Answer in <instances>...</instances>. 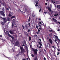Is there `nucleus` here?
I'll return each instance as SVG.
<instances>
[{
	"label": "nucleus",
	"instance_id": "f257e3e1",
	"mask_svg": "<svg viewBox=\"0 0 60 60\" xmlns=\"http://www.w3.org/2000/svg\"><path fill=\"white\" fill-rule=\"evenodd\" d=\"M7 34L8 35V36L10 37H11L13 41H14V37L11 36V35H10L9 34V31H7L6 32Z\"/></svg>",
	"mask_w": 60,
	"mask_h": 60
},
{
	"label": "nucleus",
	"instance_id": "f03ea898",
	"mask_svg": "<svg viewBox=\"0 0 60 60\" xmlns=\"http://www.w3.org/2000/svg\"><path fill=\"white\" fill-rule=\"evenodd\" d=\"M20 49L21 51V52L22 53H24L23 54V55H25V54L24 53L25 52V49H23V48L20 47Z\"/></svg>",
	"mask_w": 60,
	"mask_h": 60
},
{
	"label": "nucleus",
	"instance_id": "7ed1b4c3",
	"mask_svg": "<svg viewBox=\"0 0 60 60\" xmlns=\"http://www.w3.org/2000/svg\"><path fill=\"white\" fill-rule=\"evenodd\" d=\"M33 50L34 51V54H35L36 55H37V51H38V50L37 49H33Z\"/></svg>",
	"mask_w": 60,
	"mask_h": 60
},
{
	"label": "nucleus",
	"instance_id": "20e7f679",
	"mask_svg": "<svg viewBox=\"0 0 60 60\" xmlns=\"http://www.w3.org/2000/svg\"><path fill=\"white\" fill-rule=\"evenodd\" d=\"M14 14L13 13V12H10L9 13V14L8 16L10 17H11Z\"/></svg>",
	"mask_w": 60,
	"mask_h": 60
},
{
	"label": "nucleus",
	"instance_id": "39448f33",
	"mask_svg": "<svg viewBox=\"0 0 60 60\" xmlns=\"http://www.w3.org/2000/svg\"><path fill=\"white\" fill-rule=\"evenodd\" d=\"M0 13L1 15H2L3 17H5V15L4 12H3V11H1Z\"/></svg>",
	"mask_w": 60,
	"mask_h": 60
},
{
	"label": "nucleus",
	"instance_id": "423d86ee",
	"mask_svg": "<svg viewBox=\"0 0 60 60\" xmlns=\"http://www.w3.org/2000/svg\"><path fill=\"white\" fill-rule=\"evenodd\" d=\"M13 22L14 23V24H16V22H18V21H16V20H15V19H14L12 20Z\"/></svg>",
	"mask_w": 60,
	"mask_h": 60
},
{
	"label": "nucleus",
	"instance_id": "0eeeda50",
	"mask_svg": "<svg viewBox=\"0 0 60 60\" xmlns=\"http://www.w3.org/2000/svg\"><path fill=\"white\" fill-rule=\"evenodd\" d=\"M49 42H50L51 44H52V42H53V41H52V40L51 39V38H50L49 39Z\"/></svg>",
	"mask_w": 60,
	"mask_h": 60
},
{
	"label": "nucleus",
	"instance_id": "6e6552de",
	"mask_svg": "<svg viewBox=\"0 0 60 60\" xmlns=\"http://www.w3.org/2000/svg\"><path fill=\"white\" fill-rule=\"evenodd\" d=\"M19 43L18 41L16 42L15 43V44L16 46H18V45L19 44Z\"/></svg>",
	"mask_w": 60,
	"mask_h": 60
},
{
	"label": "nucleus",
	"instance_id": "1a4fd4ad",
	"mask_svg": "<svg viewBox=\"0 0 60 60\" xmlns=\"http://www.w3.org/2000/svg\"><path fill=\"white\" fill-rule=\"evenodd\" d=\"M52 19L53 20H54V22H56V23H57V21L56 20V19H55L54 18H52Z\"/></svg>",
	"mask_w": 60,
	"mask_h": 60
},
{
	"label": "nucleus",
	"instance_id": "9d476101",
	"mask_svg": "<svg viewBox=\"0 0 60 60\" xmlns=\"http://www.w3.org/2000/svg\"><path fill=\"white\" fill-rule=\"evenodd\" d=\"M57 8L60 9V5H57L56 6Z\"/></svg>",
	"mask_w": 60,
	"mask_h": 60
},
{
	"label": "nucleus",
	"instance_id": "9b49d317",
	"mask_svg": "<svg viewBox=\"0 0 60 60\" xmlns=\"http://www.w3.org/2000/svg\"><path fill=\"white\" fill-rule=\"evenodd\" d=\"M7 19L8 21H10V20H11V19L10 17H8L7 18Z\"/></svg>",
	"mask_w": 60,
	"mask_h": 60
},
{
	"label": "nucleus",
	"instance_id": "f8f14e48",
	"mask_svg": "<svg viewBox=\"0 0 60 60\" xmlns=\"http://www.w3.org/2000/svg\"><path fill=\"white\" fill-rule=\"evenodd\" d=\"M16 18V16H12L11 17V19H12L13 18Z\"/></svg>",
	"mask_w": 60,
	"mask_h": 60
},
{
	"label": "nucleus",
	"instance_id": "ddd939ff",
	"mask_svg": "<svg viewBox=\"0 0 60 60\" xmlns=\"http://www.w3.org/2000/svg\"><path fill=\"white\" fill-rule=\"evenodd\" d=\"M48 9L49 10V11L50 12L51 11V8H48Z\"/></svg>",
	"mask_w": 60,
	"mask_h": 60
},
{
	"label": "nucleus",
	"instance_id": "4468645a",
	"mask_svg": "<svg viewBox=\"0 0 60 60\" xmlns=\"http://www.w3.org/2000/svg\"><path fill=\"white\" fill-rule=\"evenodd\" d=\"M28 22H30V20H31V18L30 17H29V19H28Z\"/></svg>",
	"mask_w": 60,
	"mask_h": 60
},
{
	"label": "nucleus",
	"instance_id": "2eb2a0df",
	"mask_svg": "<svg viewBox=\"0 0 60 60\" xmlns=\"http://www.w3.org/2000/svg\"><path fill=\"white\" fill-rule=\"evenodd\" d=\"M31 37L30 36L29 38V41H30L31 40Z\"/></svg>",
	"mask_w": 60,
	"mask_h": 60
},
{
	"label": "nucleus",
	"instance_id": "dca6fc26",
	"mask_svg": "<svg viewBox=\"0 0 60 60\" xmlns=\"http://www.w3.org/2000/svg\"><path fill=\"white\" fill-rule=\"evenodd\" d=\"M9 32L10 34H13V32L12 31H9Z\"/></svg>",
	"mask_w": 60,
	"mask_h": 60
},
{
	"label": "nucleus",
	"instance_id": "f3484780",
	"mask_svg": "<svg viewBox=\"0 0 60 60\" xmlns=\"http://www.w3.org/2000/svg\"><path fill=\"white\" fill-rule=\"evenodd\" d=\"M38 43L40 45V46H42V44H41V42H38Z\"/></svg>",
	"mask_w": 60,
	"mask_h": 60
},
{
	"label": "nucleus",
	"instance_id": "a211bd4d",
	"mask_svg": "<svg viewBox=\"0 0 60 60\" xmlns=\"http://www.w3.org/2000/svg\"><path fill=\"white\" fill-rule=\"evenodd\" d=\"M55 38H56L57 40H58L59 39L58 38V37L57 36H56V37Z\"/></svg>",
	"mask_w": 60,
	"mask_h": 60
},
{
	"label": "nucleus",
	"instance_id": "6ab92c4d",
	"mask_svg": "<svg viewBox=\"0 0 60 60\" xmlns=\"http://www.w3.org/2000/svg\"><path fill=\"white\" fill-rule=\"evenodd\" d=\"M58 14L57 13L56 14H55V15H53L54 16H58Z\"/></svg>",
	"mask_w": 60,
	"mask_h": 60
},
{
	"label": "nucleus",
	"instance_id": "aec40b11",
	"mask_svg": "<svg viewBox=\"0 0 60 60\" xmlns=\"http://www.w3.org/2000/svg\"><path fill=\"white\" fill-rule=\"evenodd\" d=\"M12 28H13V26H14V23H12V24L11 25Z\"/></svg>",
	"mask_w": 60,
	"mask_h": 60
},
{
	"label": "nucleus",
	"instance_id": "412c9836",
	"mask_svg": "<svg viewBox=\"0 0 60 60\" xmlns=\"http://www.w3.org/2000/svg\"><path fill=\"white\" fill-rule=\"evenodd\" d=\"M3 20H4V21H5V22H6V19H5V18H3Z\"/></svg>",
	"mask_w": 60,
	"mask_h": 60
},
{
	"label": "nucleus",
	"instance_id": "4be33fe9",
	"mask_svg": "<svg viewBox=\"0 0 60 60\" xmlns=\"http://www.w3.org/2000/svg\"><path fill=\"white\" fill-rule=\"evenodd\" d=\"M25 27L26 28V29H28V28L27 27V25H25Z\"/></svg>",
	"mask_w": 60,
	"mask_h": 60
},
{
	"label": "nucleus",
	"instance_id": "5701e85b",
	"mask_svg": "<svg viewBox=\"0 0 60 60\" xmlns=\"http://www.w3.org/2000/svg\"><path fill=\"white\" fill-rule=\"evenodd\" d=\"M23 7V5H21L20 6V8H22Z\"/></svg>",
	"mask_w": 60,
	"mask_h": 60
},
{
	"label": "nucleus",
	"instance_id": "b1692460",
	"mask_svg": "<svg viewBox=\"0 0 60 60\" xmlns=\"http://www.w3.org/2000/svg\"><path fill=\"white\" fill-rule=\"evenodd\" d=\"M2 10L3 11H4V8H3L2 9Z\"/></svg>",
	"mask_w": 60,
	"mask_h": 60
},
{
	"label": "nucleus",
	"instance_id": "393cba45",
	"mask_svg": "<svg viewBox=\"0 0 60 60\" xmlns=\"http://www.w3.org/2000/svg\"><path fill=\"white\" fill-rule=\"evenodd\" d=\"M32 17H33V18H34V17H35V15H34V14L33 15H32Z\"/></svg>",
	"mask_w": 60,
	"mask_h": 60
},
{
	"label": "nucleus",
	"instance_id": "a878e982",
	"mask_svg": "<svg viewBox=\"0 0 60 60\" xmlns=\"http://www.w3.org/2000/svg\"><path fill=\"white\" fill-rule=\"evenodd\" d=\"M1 24L2 25H4V22H1Z\"/></svg>",
	"mask_w": 60,
	"mask_h": 60
},
{
	"label": "nucleus",
	"instance_id": "bb28decb",
	"mask_svg": "<svg viewBox=\"0 0 60 60\" xmlns=\"http://www.w3.org/2000/svg\"><path fill=\"white\" fill-rule=\"evenodd\" d=\"M31 56L32 57H34V55L33 54H31Z\"/></svg>",
	"mask_w": 60,
	"mask_h": 60
},
{
	"label": "nucleus",
	"instance_id": "cd10ccee",
	"mask_svg": "<svg viewBox=\"0 0 60 60\" xmlns=\"http://www.w3.org/2000/svg\"><path fill=\"white\" fill-rule=\"evenodd\" d=\"M37 57H36L35 58V59H34V60H37Z\"/></svg>",
	"mask_w": 60,
	"mask_h": 60
},
{
	"label": "nucleus",
	"instance_id": "c85d7f7f",
	"mask_svg": "<svg viewBox=\"0 0 60 60\" xmlns=\"http://www.w3.org/2000/svg\"><path fill=\"white\" fill-rule=\"evenodd\" d=\"M27 11L28 13H29V11H30V10H29L28 9Z\"/></svg>",
	"mask_w": 60,
	"mask_h": 60
},
{
	"label": "nucleus",
	"instance_id": "c756f323",
	"mask_svg": "<svg viewBox=\"0 0 60 60\" xmlns=\"http://www.w3.org/2000/svg\"><path fill=\"white\" fill-rule=\"evenodd\" d=\"M41 9L40 8V10H39V11L40 12H41Z\"/></svg>",
	"mask_w": 60,
	"mask_h": 60
},
{
	"label": "nucleus",
	"instance_id": "7c9ffc66",
	"mask_svg": "<svg viewBox=\"0 0 60 60\" xmlns=\"http://www.w3.org/2000/svg\"><path fill=\"white\" fill-rule=\"evenodd\" d=\"M45 51V53H46V50H45V49H43Z\"/></svg>",
	"mask_w": 60,
	"mask_h": 60
},
{
	"label": "nucleus",
	"instance_id": "2f4dec72",
	"mask_svg": "<svg viewBox=\"0 0 60 60\" xmlns=\"http://www.w3.org/2000/svg\"><path fill=\"white\" fill-rule=\"evenodd\" d=\"M38 26L36 25V27L37 29H38Z\"/></svg>",
	"mask_w": 60,
	"mask_h": 60
},
{
	"label": "nucleus",
	"instance_id": "473e14b6",
	"mask_svg": "<svg viewBox=\"0 0 60 60\" xmlns=\"http://www.w3.org/2000/svg\"><path fill=\"white\" fill-rule=\"evenodd\" d=\"M22 44H25V41L23 42H22Z\"/></svg>",
	"mask_w": 60,
	"mask_h": 60
},
{
	"label": "nucleus",
	"instance_id": "72a5a7b5",
	"mask_svg": "<svg viewBox=\"0 0 60 60\" xmlns=\"http://www.w3.org/2000/svg\"><path fill=\"white\" fill-rule=\"evenodd\" d=\"M52 3H55V1H54L52 0Z\"/></svg>",
	"mask_w": 60,
	"mask_h": 60
},
{
	"label": "nucleus",
	"instance_id": "f704fd0d",
	"mask_svg": "<svg viewBox=\"0 0 60 60\" xmlns=\"http://www.w3.org/2000/svg\"><path fill=\"white\" fill-rule=\"evenodd\" d=\"M49 32H52V30H49Z\"/></svg>",
	"mask_w": 60,
	"mask_h": 60
},
{
	"label": "nucleus",
	"instance_id": "c9c22d12",
	"mask_svg": "<svg viewBox=\"0 0 60 60\" xmlns=\"http://www.w3.org/2000/svg\"><path fill=\"white\" fill-rule=\"evenodd\" d=\"M59 49H57V50H58V51H60V49H59V48H58Z\"/></svg>",
	"mask_w": 60,
	"mask_h": 60
},
{
	"label": "nucleus",
	"instance_id": "e433bc0d",
	"mask_svg": "<svg viewBox=\"0 0 60 60\" xmlns=\"http://www.w3.org/2000/svg\"><path fill=\"white\" fill-rule=\"evenodd\" d=\"M16 56L17 57H19V54H17L16 55Z\"/></svg>",
	"mask_w": 60,
	"mask_h": 60
},
{
	"label": "nucleus",
	"instance_id": "4c0bfd02",
	"mask_svg": "<svg viewBox=\"0 0 60 60\" xmlns=\"http://www.w3.org/2000/svg\"><path fill=\"white\" fill-rule=\"evenodd\" d=\"M50 8H51V7H52V5H50Z\"/></svg>",
	"mask_w": 60,
	"mask_h": 60
},
{
	"label": "nucleus",
	"instance_id": "58836bf2",
	"mask_svg": "<svg viewBox=\"0 0 60 60\" xmlns=\"http://www.w3.org/2000/svg\"><path fill=\"white\" fill-rule=\"evenodd\" d=\"M38 6V5L37 4H36L35 5V6H36V7H37V6Z\"/></svg>",
	"mask_w": 60,
	"mask_h": 60
},
{
	"label": "nucleus",
	"instance_id": "ea45409f",
	"mask_svg": "<svg viewBox=\"0 0 60 60\" xmlns=\"http://www.w3.org/2000/svg\"><path fill=\"white\" fill-rule=\"evenodd\" d=\"M22 26L23 27V29H24V28H25V27H24V26H23L22 25Z\"/></svg>",
	"mask_w": 60,
	"mask_h": 60
},
{
	"label": "nucleus",
	"instance_id": "a19ab883",
	"mask_svg": "<svg viewBox=\"0 0 60 60\" xmlns=\"http://www.w3.org/2000/svg\"><path fill=\"white\" fill-rule=\"evenodd\" d=\"M38 19V18H36V19L35 20H36V21H37Z\"/></svg>",
	"mask_w": 60,
	"mask_h": 60
},
{
	"label": "nucleus",
	"instance_id": "79ce46f5",
	"mask_svg": "<svg viewBox=\"0 0 60 60\" xmlns=\"http://www.w3.org/2000/svg\"><path fill=\"white\" fill-rule=\"evenodd\" d=\"M38 4V1H37L36 3V4Z\"/></svg>",
	"mask_w": 60,
	"mask_h": 60
},
{
	"label": "nucleus",
	"instance_id": "37998d69",
	"mask_svg": "<svg viewBox=\"0 0 60 60\" xmlns=\"http://www.w3.org/2000/svg\"><path fill=\"white\" fill-rule=\"evenodd\" d=\"M28 26H30V23H28Z\"/></svg>",
	"mask_w": 60,
	"mask_h": 60
},
{
	"label": "nucleus",
	"instance_id": "c03bdc74",
	"mask_svg": "<svg viewBox=\"0 0 60 60\" xmlns=\"http://www.w3.org/2000/svg\"><path fill=\"white\" fill-rule=\"evenodd\" d=\"M44 60H46V58H45V57H44Z\"/></svg>",
	"mask_w": 60,
	"mask_h": 60
},
{
	"label": "nucleus",
	"instance_id": "a18cd8bd",
	"mask_svg": "<svg viewBox=\"0 0 60 60\" xmlns=\"http://www.w3.org/2000/svg\"><path fill=\"white\" fill-rule=\"evenodd\" d=\"M11 49L13 50V51H12V52H14V50H13V48L12 49Z\"/></svg>",
	"mask_w": 60,
	"mask_h": 60
},
{
	"label": "nucleus",
	"instance_id": "49530a36",
	"mask_svg": "<svg viewBox=\"0 0 60 60\" xmlns=\"http://www.w3.org/2000/svg\"><path fill=\"white\" fill-rule=\"evenodd\" d=\"M45 4L46 5H48V4H47V3H45Z\"/></svg>",
	"mask_w": 60,
	"mask_h": 60
},
{
	"label": "nucleus",
	"instance_id": "de8ad7c7",
	"mask_svg": "<svg viewBox=\"0 0 60 60\" xmlns=\"http://www.w3.org/2000/svg\"><path fill=\"white\" fill-rule=\"evenodd\" d=\"M59 52H57V55H59Z\"/></svg>",
	"mask_w": 60,
	"mask_h": 60
},
{
	"label": "nucleus",
	"instance_id": "09e8293b",
	"mask_svg": "<svg viewBox=\"0 0 60 60\" xmlns=\"http://www.w3.org/2000/svg\"><path fill=\"white\" fill-rule=\"evenodd\" d=\"M38 32H39L40 31V30H39V29H38Z\"/></svg>",
	"mask_w": 60,
	"mask_h": 60
},
{
	"label": "nucleus",
	"instance_id": "8fccbe9b",
	"mask_svg": "<svg viewBox=\"0 0 60 60\" xmlns=\"http://www.w3.org/2000/svg\"><path fill=\"white\" fill-rule=\"evenodd\" d=\"M44 13H45V14H47V12H46V11H45V12H44Z\"/></svg>",
	"mask_w": 60,
	"mask_h": 60
},
{
	"label": "nucleus",
	"instance_id": "3c124183",
	"mask_svg": "<svg viewBox=\"0 0 60 60\" xmlns=\"http://www.w3.org/2000/svg\"><path fill=\"white\" fill-rule=\"evenodd\" d=\"M57 41V40H56V39H55V42H56V41Z\"/></svg>",
	"mask_w": 60,
	"mask_h": 60
},
{
	"label": "nucleus",
	"instance_id": "603ef678",
	"mask_svg": "<svg viewBox=\"0 0 60 60\" xmlns=\"http://www.w3.org/2000/svg\"><path fill=\"white\" fill-rule=\"evenodd\" d=\"M30 29H29L28 30V32H30Z\"/></svg>",
	"mask_w": 60,
	"mask_h": 60
},
{
	"label": "nucleus",
	"instance_id": "864d4df0",
	"mask_svg": "<svg viewBox=\"0 0 60 60\" xmlns=\"http://www.w3.org/2000/svg\"><path fill=\"white\" fill-rule=\"evenodd\" d=\"M36 33H37V34H39V33L38 32H37Z\"/></svg>",
	"mask_w": 60,
	"mask_h": 60
},
{
	"label": "nucleus",
	"instance_id": "5fc2aeb1",
	"mask_svg": "<svg viewBox=\"0 0 60 60\" xmlns=\"http://www.w3.org/2000/svg\"><path fill=\"white\" fill-rule=\"evenodd\" d=\"M57 22L58 23H59V24L60 25V22Z\"/></svg>",
	"mask_w": 60,
	"mask_h": 60
},
{
	"label": "nucleus",
	"instance_id": "6e6d98bb",
	"mask_svg": "<svg viewBox=\"0 0 60 60\" xmlns=\"http://www.w3.org/2000/svg\"><path fill=\"white\" fill-rule=\"evenodd\" d=\"M54 56H55V57H56V54H54Z\"/></svg>",
	"mask_w": 60,
	"mask_h": 60
},
{
	"label": "nucleus",
	"instance_id": "4d7b16f0",
	"mask_svg": "<svg viewBox=\"0 0 60 60\" xmlns=\"http://www.w3.org/2000/svg\"><path fill=\"white\" fill-rule=\"evenodd\" d=\"M0 37H2V36L0 35Z\"/></svg>",
	"mask_w": 60,
	"mask_h": 60
},
{
	"label": "nucleus",
	"instance_id": "13d9d810",
	"mask_svg": "<svg viewBox=\"0 0 60 60\" xmlns=\"http://www.w3.org/2000/svg\"><path fill=\"white\" fill-rule=\"evenodd\" d=\"M6 10H9V8H6Z\"/></svg>",
	"mask_w": 60,
	"mask_h": 60
},
{
	"label": "nucleus",
	"instance_id": "bf43d9fd",
	"mask_svg": "<svg viewBox=\"0 0 60 60\" xmlns=\"http://www.w3.org/2000/svg\"><path fill=\"white\" fill-rule=\"evenodd\" d=\"M39 23H40V24H41V22H39Z\"/></svg>",
	"mask_w": 60,
	"mask_h": 60
},
{
	"label": "nucleus",
	"instance_id": "052dcab7",
	"mask_svg": "<svg viewBox=\"0 0 60 60\" xmlns=\"http://www.w3.org/2000/svg\"><path fill=\"white\" fill-rule=\"evenodd\" d=\"M17 3H18V4H19V1H18L17 2Z\"/></svg>",
	"mask_w": 60,
	"mask_h": 60
},
{
	"label": "nucleus",
	"instance_id": "680f3d73",
	"mask_svg": "<svg viewBox=\"0 0 60 60\" xmlns=\"http://www.w3.org/2000/svg\"><path fill=\"white\" fill-rule=\"evenodd\" d=\"M52 47L53 48H54V49H55V47H54V46H52Z\"/></svg>",
	"mask_w": 60,
	"mask_h": 60
},
{
	"label": "nucleus",
	"instance_id": "e2e57ef3",
	"mask_svg": "<svg viewBox=\"0 0 60 60\" xmlns=\"http://www.w3.org/2000/svg\"><path fill=\"white\" fill-rule=\"evenodd\" d=\"M41 46H39V48L40 49H41Z\"/></svg>",
	"mask_w": 60,
	"mask_h": 60
},
{
	"label": "nucleus",
	"instance_id": "0e129e2a",
	"mask_svg": "<svg viewBox=\"0 0 60 60\" xmlns=\"http://www.w3.org/2000/svg\"><path fill=\"white\" fill-rule=\"evenodd\" d=\"M22 46H25V44H23V45H22Z\"/></svg>",
	"mask_w": 60,
	"mask_h": 60
},
{
	"label": "nucleus",
	"instance_id": "69168bd1",
	"mask_svg": "<svg viewBox=\"0 0 60 60\" xmlns=\"http://www.w3.org/2000/svg\"><path fill=\"white\" fill-rule=\"evenodd\" d=\"M39 40L41 42V39H39Z\"/></svg>",
	"mask_w": 60,
	"mask_h": 60
},
{
	"label": "nucleus",
	"instance_id": "338daca9",
	"mask_svg": "<svg viewBox=\"0 0 60 60\" xmlns=\"http://www.w3.org/2000/svg\"><path fill=\"white\" fill-rule=\"evenodd\" d=\"M39 29H40V30H41V27L39 28Z\"/></svg>",
	"mask_w": 60,
	"mask_h": 60
},
{
	"label": "nucleus",
	"instance_id": "774afa93",
	"mask_svg": "<svg viewBox=\"0 0 60 60\" xmlns=\"http://www.w3.org/2000/svg\"><path fill=\"white\" fill-rule=\"evenodd\" d=\"M39 27H41V26L40 25H39Z\"/></svg>",
	"mask_w": 60,
	"mask_h": 60
}]
</instances>
